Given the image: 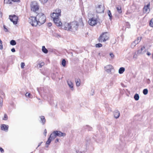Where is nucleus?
<instances>
[{
	"instance_id": "39448f33",
	"label": "nucleus",
	"mask_w": 153,
	"mask_h": 153,
	"mask_svg": "<svg viewBox=\"0 0 153 153\" xmlns=\"http://www.w3.org/2000/svg\"><path fill=\"white\" fill-rule=\"evenodd\" d=\"M31 10L33 12H36L39 9V6L36 2H32L30 4Z\"/></svg>"
},
{
	"instance_id": "de8ad7c7",
	"label": "nucleus",
	"mask_w": 153,
	"mask_h": 153,
	"mask_svg": "<svg viewBox=\"0 0 153 153\" xmlns=\"http://www.w3.org/2000/svg\"><path fill=\"white\" fill-rule=\"evenodd\" d=\"M52 77L53 79H54L56 77V76L53 74L52 75Z\"/></svg>"
},
{
	"instance_id": "f3484780",
	"label": "nucleus",
	"mask_w": 153,
	"mask_h": 153,
	"mask_svg": "<svg viewBox=\"0 0 153 153\" xmlns=\"http://www.w3.org/2000/svg\"><path fill=\"white\" fill-rule=\"evenodd\" d=\"M8 126L5 124H2L1 126V130L6 131H8Z\"/></svg>"
},
{
	"instance_id": "aec40b11",
	"label": "nucleus",
	"mask_w": 153,
	"mask_h": 153,
	"mask_svg": "<svg viewBox=\"0 0 153 153\" xmlns=\"http://www.w3.org/2000/svg\"><path fill=\"white\" fill-rule=\"evenodd\" d=\"M75 82L76 84V85L77 87H79L80 85V80L79 79H76Z\"/></svg>"
},
{
	"instance_id": "cd10ccee",
	"label": "nucleus",
	"mask_w": 153,
	"mask_h": 153,
	"mask_svg": "<svg viewBox=\"0 0 153 153\" xmlns=\"http://www.w3.org/2000/svg\"><path fill=\"white\" fill-rule=\"evenodd\" d=\"M134 98L135 100L137 101L139 100V96L137 94H136L134 96Z\"/></svg>"
},
{
	"instance_id": "5fc2aeb1",
	"label": "nucleus",
	"mask_w": 153,
	"mask_h": 153,
	"mask_svg": "<svg viewBox=\"0 0 153 153\" xmlns=\"http://www.w3.org/2000/svg\"><path fill=\"white\" fill-rule=\"evenodd\" d=\"M42 142H41V143H39V145H38V146L37 147H39V146H40L41 145V144H42Z\"/></svg>"
},
{
	"instance_id": "09e8293b",
	"label": "nucleus",
	"mask_w": 153,
	"mask_h": 153,
	"mask_svg": "<svg viewBox=\"0 0 153 153\" xmlns=\"http://www.w3.org/2000/svg\"><path fill=\"white\" fill-rule=\"evenodd\" d=\"M11 51L12 52H15L16 51H15V49L14 48H12L11 49Z\"/></svg>"
},
{
	"instance_id": "9d476101",
	"label": "nucleus",
	"mask_w": 153,
	"mask_h": 153,
	"mask_svg": "<svg viewBox=\"0 0 153 153\" xmlns=\"http://www.w3.org/2000/svg\"><path fill=\"white\" fill-rule=\"evenodd\" d=\"M62 28L68 31H70L71 22L69 23L65 22L62 25Z\"/></svg>"
},
{
	"instance_id": "2eb2a0df",
	"label": "nucleus",
	"mask_w": 153,
	"mask_h": 153,
	"mask_svg": "<svg viewBox=\"0 0 153 153\" xmlns=\"http://www.w3.org/2000/svg\"><path fill=\"white\" fill-rule=\"evenodd\" d=\"M55 132L56 134V137H63L65 135V133H62L60 131H55Z\"/></svg>"
},
{
	"instance_id": "6e6552de",
	"label": "nucleus",
	"mask_w": 153,
	"mask_h": 153,
	"mask_svg": "<svg viewBox=\"0 0 153 153\" xmlns=\"http://www.w3.org/2000/svg\"><path fill=\"white\" fill-rule=\"evenodd\" d=\"M97 22V20L96 18L93 17L89 19L88 23L91 26H94L95 25Z\"/></svg>"
},
{
	"instance_id": "7ed1b4c3",
	"label": "nucleus",
	"mask_w": 153,
	"mask_h": 153,
	"mask_svg": "<svg viewBox=\"0 0 153 153\" xmlns=\"http://www.w3.org/2000/svg\"><path fill=\"white\" fill-rule=\"evenodd\" d=\"M79 24L77 22L74 21L71 22L70 31L75 32L77 30Z\"/></svg>"
},
{
	"instance_id": "8fccbe9b",
	"label": "nucleus",
	"mask_w": 153,
	"mask_h": 153,
	"mask_svg": "<svg viewBox=\"0 0 153 153\" xmlns=\"http://www.w3.org/2000/svg\"><path fill=\"white\" fill-rule=\"evenodd\" d=\"M47 133V131L46 129H45L44 131V134L45 136H46Z\"/></svg>"
},
{
	"instance_id": "6ab92c4d",
	"label": "nucleus",
	"mask_w": 153,
	"mask_h": 153,
	"mask_svg": "<svg viewBox=\"0 0 153 153\" xmlns=\"http://www.w3.org/2000/svg\"><path fill=\"white\" fill-rule=\"evenodd\" d=\"M114 117L116 118H118L120 116V113L117 110H115L114 113Z\"/></svg>"
},
{
	"instance_id": "b1692460",
	"label": "nucleus",
	"mask_w": 153,
	"mask_h": 153,
	"mask_svg": "<svg viewBox=\"0 0 153 153\" xmlns=\"http://www.w3.org/2000/svg\"><path fill=\"white\" fill-rule=\"evenodd\" d=\"M125 71V68L124 67H121L119 70V73L120 74H123Z\"/></svg>"
},
{
	"instance_id": "9b49d317",
	"label": "nucleus",
	"mask_w": 153,
	"mask_h": 153,
	"mask_svg": "<svg viewBox=\"0 0 153 153\" xmlns=\"http://www.w3.org/2000/svg\"><path fill=\"white\" fill-rule=\"evenodd\" d=\"M150 3L149 2L147 5H145L143 8V13H149L150 9Z\"/></svg>"
},
{
	"instance_id": "c03bdc74",
	"label": "nucleus",
	"mask_w": 153,
	"mask_h": 153,
	"mask_svg": "<svg viewBox=\"0 0 153 153\" xmlns=\"http://www.w3.org/2000/svg\"><path fill=\"white\" fill-rule=\"evenodd\" d=\"M137 55L135 53L134 54L133 56V59L134 60H135L137 58Z\"/></svg>"
},
{
	"instance_id": "3c124183",
	"label": "nucleus",
	"mask_w": 153,
	"mask_h": 153,
	"mask_svg": "<svg viewBox=\"0 0 153 153\" xmlns=\"http://www.w3.org/2000/svg\"><path fill=\"white\" fill-rule=\"evenodd\" d=\"M146 54L148 56H149L151 55V54L148 51L146 53Z\"/></svg>"
},
{
	"instance_id": "ddd939ff",
	"label": "nucleus",
	"mask_w": 153,
	"mask_h": 153,
	"mask_svg": "<svg viewBox=\"0 0 153 153\" xmlns=\"http://www.w3.org/2000/svg\"><path fill=\"white\" fill-rule=\"evenodd\" d=\"M61 10L59 9H56L55 12H53L52 14H51V16L59 17L60 16V13Z\"/></svg>"
},
{
	"instance_id": "f03ea898",
	"label": "nucleus",
	"mask_w": 153,
	"mask_h": 153,
	"mask_svg": "<svg viewBox=\"0 0 153 153\" xmlns=\"http://www.w3.org/2000/svg\"><path fill=\"white\" fill-rule=\"evenodd\" d=\"M109 38V34L108 32L102 33L98 38V41L100 42H105L108 40Z\"/></svg>"
},
{
	"instance_id": "4c0bfd02",
	"label": "nucleus",
	"mask_w": 153,
	"mask_h": 153,
	"mask_svg": "<svg viewBox=\"0 0 153 153\" xmlns=\"http://www.w3.org/2000/svg\"><path fill=\"white\" fill-rule=\"evenodd\" d=\"M3 105L2 98L0 97V107H1Z\"/></svg>"
},
{
	"instance_id": "473e14b6",
	"label": "nucleus",
	"mask_w": 153,
	"mask_h": 153,
	"mask_svg": "<svg viewBox=\"0 0 153 153\" xmlns=\"http://www.w3.org/2000/svg\"><path fill=\"white\" fill-rule=\"evenodd\" d=\"M66 62L65 59L62 60V64L63 67H65L66 65Z\"/></svg>"
},
{
	"instance_id": "864d4df0",
	"label": "nucleus",
	"mask_w": 153,
	"mask_h": 153,
	"mask_svg": "<svg viewBox=\"0 0 153 153\" xmlns=\"http://www.w3.org/2000/svg\"><path fill=\"white\" fill-rule=\"evenodd\" d=\"M150 80L149 79H148V80H147V83H148V84H149L150 83Z\"/></svg>"
},
{
	"instance_id": "393cba45",
	"label": "nucleus",
	"mask_w": 153,
	"mask_h": 153,
	"mask_svg": "<svg viewBox=\"0 0 153 153\" xmlns=\"http://www.w3.org/2000/svg\"><path fill=\"white\" fill-rule=\"evenodd\" d=\"M107 13L108 16L109 17V19L110 20H111L112 19V15L111 11L109 10H108L107 11Z\"/></svg>"
},
{
	"instance_id": "a878e982",
	"label": "nucleus",
	"mask_w": 153,
	"mask_h": 153,
	"mask_svg": "<svg viewBox=\"0 0 153 153\" xmlns=\"http://www.w3.org/2000/svg\"><path fill=\"white\" fill-rule=\"evenodd\" d=\"M42 51L45 53H48V50L44 46L42 47Z\"/></svg>"
},
{
	"instance_id": "603ef678",
	"label": "nucleus",
	"mask_w": 153,
	"mask_h": 153,
	"mask_svg": "<svg viewBox=\"0 0 153 153\" xmlns=\"http://www.w3.org/2000/svg\"><path fill=\"white\" fill-rule=\"evenodd\" d=\"M48 25L49 27H50L52 25V23H49L48 24Z\"/></svg>"
},
{
	"instance_id": "4468645a",
	"label": "nucleus",
	"mask_w": 153,
	"mask_h": 153,
	"mask_svg": "<svg viewBox=\"0 0 153 153\" xmlns=\"http://www.w3.org/2000/svg\"><path fill=\"white\" fill-rule=\"evenodd\" d=\"M145 47L144 46L141 47L140 49H139L137 51V53H138L140 54H143L146 52Z\"/></svg>"
},
{
	"instance_id": "f8f14e48",
	"label": "nucleus",
	"mask_w": 153,
	"mask_h": 153,
	"mask_svg": "<svg viewBox=\"0 0 153 153\" xmlns=\"http://www.w3.org/2000/svg\"><path fill=\"white\" fill-rule=\"evenodd\" d=\"M113 69L112 66L111 65H108L105 66L104 70L108 74L111 73V71Z\"/></svg>"
},
{
	"instance_id": "c85d7f7f",
	"label": "nucleus",
	"mask_w": 153,
	"mask_h": 153,
	"mask_svg": "<svg viewBox=\"0 0 153 153\" xmlns=\"http://www.w3.org/2000/svg\"><path fill=\"white\" fill-rule=\"evenodd\" d=\"M45 65V63L44 62H41L38 64L37 66L39 68H41L43 66Z\"/></svg>"
},
{
	"instance_id": "f257e3e1",
	"label": "nucleus",
	"mask_w": 153,
	"mask_h": 153,
	"mask_svg": "<svg viewBox=\"0 0 153 153\" xmlns=\"http://www.w3.org/2000/svg\"><path fill=\"white\" fill-rule=\"evenodd\" d=\"M36 16L39 25L43 24L45 22L46 17L43 13H39L36 15Z\"/></svg>"
},
{
	"instance_id": "2f4dec72",
	"label": "nucleus",
	"mask_w": 153,
	"mask_h": 153,
	"mask_svg": "<svg viewBox=\"0 0 153 153\" xmlns=\"http://www.w3.org/2000/svg\"><path fill=\"white\" fill-rule=\"evenodd\" d=\"M25 96L26 97H28L29 98H32V96H31L30 94L28 93L27 92L25 94Z\"/></svg>"
},
{
	"instance_id": "a211bd4d",
	"label": "nucleus",
	"mask_w": 153,
	"mask_h": 153,
	"mask_svg": "<svg viewBox=\"0 0 153 153\" xmlns=\"http://www.w3.org/2000/svg\"><path fill=\"white\" fill-rule=\"evenodd\" d=\"M18 1V0H4V4H12V2H16Z\"/></svg>"
},
{
	"instance_id": "c756f323",
	"label": "nucleus",
	"mask_w": 153,
	"mask_h": 153,
	"mask_svg": "<svg viewBox=\"0 0 153 153\" xmlns=\"http://www.w3.org/2000/svg\"><path fill=\"white\" fill-rule=\"evenodd\" d=\"M10 44L12 45H15L16 44V42L15 40H12L10 41Z\"/></svg>"
},
{
	"instance_id": "a18cd8bd",
	"label": "nucleus",
	"mask_w": 153,
	"mask_h": 153,
	"mask_svg": "<svg viewBox=\"0 0 153 153\" xmlns=\"http://www.w3.org/2000/svg\"><path fill=\"white\" fill-rule=\"evenodd\" d=\"M7 118V116L6 114L4 115V118L3 120H6Z\"/></svg>"
},
{
	"instance_id": "79ce46f5",
	"label": "nucleus",
	"mask_w": 153,
	"mask_h": 153,
	"mask_svg": "<svg viewBox=\"0 0 153 153\" xmlns=\"http://www.w3.org/2000/svg\"><path fill=\"white\" fill-rule=\"evenodd\" d=\"M3 48V47L2 45V42L1 39H0V49L1 50Z\"/></svg>"
},
{
	"instance_id": "13d9d810",
	"label": "nucleus",
	"mask_w": 153,
	"mask_h": 153,
	"mask_svg": "<svg viewBox=\"0 0 153 153\" xmlns=\"http://www.w3.org/2000/svg\"><path fill=\"white\" fill-rule=\"evenodd\" d=\"M100 53H99V55H100Z\"/></svg>"
},
{
	"instance_id": "49530a36",
	"label": "nucleus",
	"mask_w": 153,
	"mask_h": 153,
	"mask_svg": "<svg viewBox=\"0 0 153 153\" xmlns=\"http://www.w3.org/2000/svg\"><path fill=\"white\" fill-rule=\"evenodd\" d=\"M0 151L2 153H3L4 152V149L1 148V147H0Z\"/></svg>"
},
{
	"instance_id": "ea45409f",
	"label": "nucleus",
	"mask_w": 153,
	"mask_h": 153,
	"mask_svg": "<svg viewBox=\"0 0 153 153\" xmlns=\"http://www.w3.org/2000/svg\"><path fill=\"white\" fill-rule=\"evenodd\" d=\"M25 65V63L24 62H22L21 64V67L22 68H24Z\"/></svg>"
},
{
	"instance_id": "4be33fe9",
	"label": "nucleus",
	"mask_w": 153,
	"mask_h": 153,
	"mask_svg": "<svg viewBox=\"0 0 153 153\" xmlns=\"http://www.w3.org/2000/svg\"><path fill=\"white\" fill-rule=\"evenodd\" d=\"M40 122L43 125H44L45 123V117L44 116H41L40 117Z\"/></svg>"
},
{
	"instance_id": "7c9ffc66",
	"label": "nucleus",
	"mask_w": 153,
	"mask_h": 153,
	"mask_svg": "<svg viewBox=\"0 0 153 153\" xmlns=\"http://www.w3.org/2000/svg\"><path fill=\"white\" fill-rule=\"evenodd\" d=\"M52 140V139L50 138L49 137L48 139V140L46 142V144L48 145H49L51 142V141Z\"/></svg>"
},
{
	"instance_id": "c9c22d12",
	"label": "nucleus",
	"mask_w": 153,
	"mask_h": 153,
	"mask_svg": "<svg viewBox=\"0 0 153 153\" xmlns=\"http://www.w3.org/2000/svg\"><path fill=\"white\" fill-rule=\"evenodd\" d=\"M39 1L41 3L44 4L47 2L48 0H39Z\"/></svg>"
},
{
	"instance_id": "e433bc0d",
	"label": "nucleus",
	"mask_w": 153,
	"mask_h": 153,
	"mask_svg": "<svg viewBox=\"0 0 153 153\" xmlns=\"http://www.w3.org/2000/svg\"><path fill=\"white\" fill-rule=\"evenodd\" d=\"M95 46L97 48H100L102 46V45L101 43H99L96 45Z\"/></svg>"
},
{
	"instance_id": "5701e85b",
	"label": "nucleus",
	"mask_w": 153,
	"mask_h": 153,
	"mask_svg": "<svg viewBox=\"0 0 153 153\" xmlns=\"http://www.w3.org/2000/svg\"><path fill=\"white\" fill-rule=\"evenodd\" d=\"M141 39V37H138L137 38V39L135 40L134 42L137 45L138 44L140 41Z\"/></svg>"
},
{
	"instance_id": "4d7b16f0",
	"label": "nucleus",
	"mask_w": 153,
	"mask_h": 153,
	"mask_svg": "<svg viewBox=\"0 0 153 153\" xmlns=\"http://www.w3.org/2000/svg\"><path fill=\"white\" fill-rule=\"evenodd\" d=\"M152 59H153V53L152 54Z\"/></svg>"
},
{
	"instance_id": "a19ab883",
	"label": "nucleus",
	"mask_w": 153,
	"mask_h": 153,
	"mask_svg": "<svg viewBox=\"0 0 153 153\" xmlns=\"http://www.w3.org/2000/svg\"><path fill=\"white\" fill-rule=\"evenodd\" d=\"M136 45L134 42H133L132 43H131V48H133L135 46V45Z\"/></svg>"
},
{
	"instance_id": "0eeeda50",
	"label": "nucleus",
	"mask_w": 153,
	"mask_h": 153,
	"mask_svg": "<svg viewBox=\"0 0 153 153\" xmlns=\"http://www.w3.org/2000/svg\"><path fill=\"white\" fill-rule=\"evenodd\" d=\"M53 19L54 23L58 26H62V23L61 22L59 17L51 16Z\"/></svg>"
},
{
	"instance_id": "423d86ee",
	"label": "nucleus",
	"mask_w": 153,
	"mask_h": 153,
	"mask_svg": "<svg viewBox=\"0 0 153 153\" xmlns=\"http://www.w3.org/2000/svg\"><path fill=\"white\" fill-rule=\"evenodd\" d=\"M95 10L97 13H103L105 10L104 6L100 4H98L96 6Z\"/></svg>"
},
{
	"instance_id": "6e6d98bb",
	"label": "nucleus",
	"mask_w": 153,
	"mask_h": 153,
	"mask_svg": "<svg viewBox=\"0 0 153 153\" xmlns=\"http://www.w3.org/2000/svg\"><path fill=\"white\" fill-rule=\"evenodd\" d=\"M59 141V139H57L56 140L55 143H57Z\"/></svg>"
},
{
	"instance_id": "f704fd0d",
	"label": "nucleus",
	"mask_w": 153,
	"mask_h": 153,
	"mask_svg": "<svg viewBox=\"0 0 153 153\" xmlns=\"http://www.w3.org/2000/svg\"><path fill=\"white\" fill-rule=\"evenodd\" d=\"M109 55L110 56L111 59H113L114 58L115 56L113 53H110L109 54Z\"/></svg>"
},
{
	"instance_id": "412c9836",
	"label": "nucleus",
	"mask_w": 153,
	"mask_h": 153,
	"mask_svg": "<svg viewBox=\"0 0 153 153\" xmlns=\"http://www.w3.org/2000/svg\"><path fill=\"white\" fill-rule=\"evenodd\" d=\"M56 137V134L55 131H53L52 133H51L49 137L52 139V140L54 139Z\"/></svg>"
},
{
	"instance_id": "dca6fc26",
	"label": "nucleus",
	"mask_w": 153,
	"mask_h": 153,
	"mask_svg": "<svg viewBox=\"0 0 153 153\" xmlns=\"http://www.w3.org/2000/svg\"><path fill=\"white\" fill-rule=\"evenodd\" d=\"M68 85L72 91L74 90V85L73 82L71 80H68L67 81Z\"/></svg>"
},
{
	"instance_id": "bb28decb",
	"label": "nucleus",
	"mask_w": 153,
	"mask_h": 153,
	"mask_svg": "<svg viewBox=\"0 0 153 153\" xmlns=\"http://www.w3.org/2000/svg\"><path fill=\"white\" fill-rule=\"evenodd\" d=\"M116 8L119 13H122L121 8L120 6H117L116 7Z\"/></svg>"
},
{
	"instance_id": "1a4fd4ad",
	"label": "nucleus",
	"mask_w": 153,
	"mask_h": 153,
	"mask_svg": "<svg viewBox=\"0 0 153 153\" xmlns=\"http://www.w3.org/2000/svg\"><path fill=\"white\" fill-rule=\"evenodd\" d=\"M9 18L14 25L17 24L18 19L17 16L15 15H13V16L10 15L9 16Z\"/></svg>"
},
{
	"instance_id": "37998d69",
	"label": "nucleus",
	"mask_w": 153,
	"mask_h": 153,
	"mask_svg": "<svg viewBox=\"0 0 153 153\" xmlns=\"http://www.w3.org/2000/svg\"><path fill=\"white\" fill-rule=\"evenodd\" d=\"M4 30L5 32H8V30L7 28L6 27L5 25H4L3 26Z\"/></svg>"
},
{
	"instance_id": "72a5a7b5",
	"label": "nucleus",
	"mask_w": 153,
	"mask_h": 153,
	"mask_svg": "<svg viewBox=\"0 0 153 153\" xmlns=\"http://www.w3.org/2000/svg\"><path fill=\"white\" fill-rule=\"evenodd\" d=\"M143 93L144 95H146L148 93V90L147 89H144L143 91Z\"/></svg>"
},
{
	"instance_id": "20e7f679",
	"label": "nucleus",
	"mask_w": 153,
	"mask_h": 153,
	"mask_svg": "<svg viewBox=\"0 0 153 153\" xmlns=\"http://www.w3.org/2000/svg\"><path fill=\"white\" fill-rule=\"evenodd\" d=\"M29 22L32 26H36L38 25L37 20L36 19V17L30 16L29 18Z\"/></svg>"
},
{
	"instance_id": "58836bf2",
	"label": "nucleus",
	"mask_w": 153,
	"mask_h": 153,
	"mask_svg": "<svg viewBox=\"0 0 153 153\" xmlns=\"http://www.w3.org/2000/svg\"><path fill=\"white\" fill-rule=\"evenodd\" d=\"M149 24L151 27H153V18L150 20Z\"/></svg>"
}]
</instances>
